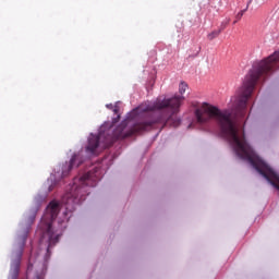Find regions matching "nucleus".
<instances>
[{"mask_svg": "<svg viewBox=\"0 0 279 279\" xmlns=\"http://www.w3.org/2000/svg\"><path fill=\"white\" fill-rule=\"evenodd\" d=\"M183 102L184 96L174 95L171 98H158L154 104L146 107L140 106L135 108L130 113V117L122 121L114 130L108 129L106 131L104 128H100L98 135L90 134L86 153L95 156L100 143L104 144L102 147L105 148L112 147L117 141L143 134V132L151 130L154 125L178 128L180 125L178 113Z\"/></svg>", "mask_w": 279, "mask_h": 279, "instance_id": "f257e3e1", "label": "nucleus"}, {"mask_svg": "<svg viewBox=\"0 0 279 279\" xmlns=\"http://www.w3.org/2000/svg\"><path fill=\"white\" fill-rule=\"evenodd\" d=\"M279 69V50L275 51L268 58L259 61L254 65L253 70L250 71L242 87L240 88L238 96L232 98L233 111H222V138L230 142L236 156H256L252 146L245 141V132L239 130L236 122L232 118V114H236L243 119L245 117V110L247 108V101L254 93L256 83L260 77H267Z\"/></svg>", "mask_w": 279, "mask_h": 279, "instance_id": "f03ea898", "label": "nucleus"}, {"mask_svg": "<svg viewBox=\"0 0 279 279\" xmlns=\"http://www.w3.org/2000/svg\"><path fill=\"white\" fill-rule=\"evenodd\" d=\"M97 182V174L95 171H89L80 178H74V183L70 192L65 193L61 198L62 206L68 213H73L77 204L84 202L88 193L87 186H95Z\"/></svg>", "mask_w": 279, "mask_h": 279, "instance_id": "7ed1b4c3", "label": "nucleus"}, {"mask_svg": "<svg viewBox=\"0 0 279 279\" xmlns=\"http://www.w3.org/2000/svg\"><path fill=\"white\" fill-rule=\"evenodd\" d=\"M59 213L60 203L52 201L47 206L46 214L41 218L39 226L41 236L39 243L40 245L47 243V254H49L51 247H53L60 241V236H62V231L53 229V226L51 225V222L57 219Z\"/></svg>", "mask_w": 279, "mask_h": 279, "instance_id": "20e7f679", "label": "nucleus"}, {"mask_svg": "<svg viewBox=\"0 0 279 279\" xmlns=\"http://www.w3.org/2000/svg\"><path fill=\"white\" fill-rule=\"evenodd\" d=\"M27 232L25 231L23 235L20 238V243L17 251L15 252V259H13L11 264V272L13 279L19 278V271H21V258L23 257V250H25V243L27 241Z\"/></svg>", "mask_w": 279, "mask_h": 279, "instance_id": "39448f33", "label": "nucleus"}, {"mask_svg": "<svg viewBox=\"0 0 279 279\" xmlns=\"http://www.w3.org/2000/svg\"><path fill=\"white\" fill-rule=\"evenodd\" d=\"M84 161L82 160V157L80 155H73L70 162L63 166L62 168V178H66L73 169L80 167Z\"/></svg>", "mask_w": 279, "mask_h": 279, "instance_id": "423d86ee", "label": "nucleus"}, {"mask_svg": "<svg viewBox=\"0 0 279 279\" xmlns=\"http://www.w3.org/2000/svg\"><path fill=\"white\" fill-rule=\"evenodd\" d=\"M36 213H38V209L31 210L25 215V222L27 226H32V223L36 221Z\"/></svg>", "mask_w": 279, "mask_h": 279, "instance_id": "0eeeda50", "label": "nucleus"}, {"mask_svg": "<svg viewBox=\"0 0 279 279\" xmlns=\"http://www.w3.org/2000/svg\"><path fill=\"white\" fill-rule=\"evenodd\" d=\"M221 34V29L213 31L207 35L208 40H215Z\"/></svg>", "mask_w": 279, "mask_h": 279, "instance_id": "6e6552de", "label": "nucleus"}, {"mask_svg": "<svg viewBox=\"0 0 279 279\" xmlns=\"http://www.w3.org/2000/svg\"><path fill=\"white\" fill-rule=\"evenodd\" d=\"M187 88H189V85L184 82H181L180 85H179L180 95H184V93H186Z\"/></svg>", "mask_w": 279, "mask_h": 279, "instance_id": "1a4fd4ad", "label": "nucleus"}, {"mask_svg": "<svg viewBox=\"0 0 279 279\" xmlns=\"http://www.w3.org/2000/svg\"><path fill=\"white\" fill-rule=\"evenodd\" d=\"M229 24H230V19L223 21V22L220 24L219 29H221V32H222L223 29H226V28L228 27Z\"/></svg>", "mask_w": 279, "mask_h": 279, "instance_id": "9d476101", "label": "nucleus"}, {"mask_svg": "<svg viewBox=\"0 0 279 279\" xmlns=\"http://www.w3.org/2000/svg\"><path fill=\"white\" fill-rule=\"evenodd\" d=\"M236 21H241V19H243V11H240L236 15H235Z\"/></svg>", "mask_w": 279, "mask_h": 279, "instance_id": "9b49d317", "label": "nucleus"}, {"mask_svg": "<svg viewBox=\"0 0 279 279\" xmlns=\"http://www.w3.org/2000/svg\"><path fill=\"white\" fill-rule=\"evenodd\" d=\"M106 108H108L109 110H112L113 106L112 104L106 105Z\"/></svg>", "mask_w": 279, "mask_h": 279, "instance_id": "f8f14e48", "label": "nucleus"}, {"mask_svg": "<svg viewBox=\"0 0 279 279\" xmlns=\"http://www.w3.org/2000/svg\"><path fill=\"white\" fill-rule=\"evenodd\" d=\"M240 12H243V14H245V12H247V9H244V10H242Z\"/></svg>", "mask_w": 279, "mask_h": 279, "instance_id": "ddd939ff", "label": "nucleus"}, {"mask_svg": "<svg viewBox=\"0 0 279 279\" xmlns=\"http://www.w3.org/2000/svg\"><path fill=\"white\" fill-rule=\"evenodd\" d=\"M113 112L118 113V112H119V110H118V109H114V110H113Z\"/></svg>", "mask_w": 279, "mask_h": 279, "instance_id": "4468645a", "label": "nucleus"}, {"mask_svg": "<svg viewBox=\"0 0 279 279\" xmlns=\"http://www.w3.org/2000/svg\"><path fill=\"white\" fill-rule=\"evenodd\" d=\"M29 263H32V257H29Z\"/></svg>", "mask_w": 279, "mask_h": 279, "instance_id": "2eb2a0df", "label": "nucleus"}, {"mask_svg": "<svg viewBox=\"0 0 279 279\" xmlns=\"http://www.w3.org/2000/svg\"><path fill=\"white\" fill-rule=\"evenodd\" d=\"M236 21L233 22V24L235 25Z\"/></svg>", "mask_w": 279, "mask_h": 279, "instance_id": "dca6fc26", "label": "nucleus"}]
</instances>
